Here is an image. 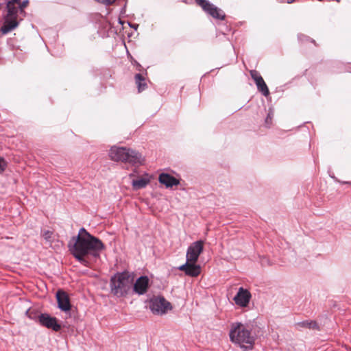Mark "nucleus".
<instances>
[{"label":"nucleus","mask_w":351,"mask_h":351,"mask_svg":"<svg viewBox=\"0 0 351 351\" xmlns=\"http://www.w3.org/2000/svg\"><path fill=\"white\" fill-rule=\"evenodd\" d=\"M104 245L99 239L90 234L84 228L79 231L71 252L82 265L89 266L100 257Z\"/></svg>","instance_id":"nucleus-1"},{"label":"nucleus","mask_w":351,"mask_h":351,"mask_svg":"<svg viewBox=\"0 0 351 351\" xmlns=\"http://www.w3.org/2000/svg\"><path fill=\"white\" fill-rule=\"evenodd\" d=\"M229 337L232 343L239 345L244 351L252 350L255 343V337L252 334L251 328L241 322L231 324Z\"/></svg>","instance_id":"nucleus-2"},{"label":"nucleus","mask_w":351,"mask_h":351,"mask_svg":"<svg viewBox=\"0 0 351 351\" xmlns=\"http://www.w3.org/2000/svg\"><path fill=\"white\" fill-rule=\"evenodd\" d=\"M109 157L114 162L129 163L132 166L141 165L144 162L138 152L125 147L112 146L109 151Z\"/></svg>","instance_id":"nucleus-3"},{"label":"nucleus","mask_w":351,"mask_h":351,"mask_svg":"<svg viewBox=\"0 0 351 351\" xmlns=\"http://www.w3.org/2000/svg\"><path fill=\"white\" fill-rule=\"evenodd\" d=\"M133 282V276L129 272L117 273L110 279L111 293L117 297H123L128 293Z\"/></svg>","instance_id":"nucleus-4"},{"label":"nucleus","mask_w":351,"mask_h":351,"mask_svg":"<svg viewBox=\"0 0 351 351\" xmlns=\"http://www.w3.org/2000/svg\"><path fill=\"white\" fill-rule=\"evenodd\" d=\"M20 0H10L6 4L7 14L4 17V23L1 28L3 34H5L15 29L19 25V8L15 6L19 4Z\"/></svg>","instance_id":"nucleus-5"},{"label":"nucleus","mask_w":351,"mask_h":351,"mask_svg":"<svg viewBox=\"0 0 351 351\" xmlns=\"http://www.w3.org/2000/svg\"><path fill=\"white\" fill-rule=\"evenodd\" d=\"M149 308L154 314L163 315L171 308V306L163 297H155L150 300Z\"/></svg>","instance_id":"nucleus-6"},{"label":"nucleus","mask_w":351,"mask_h":351,"mask_svg":"<svg viewBox=\"0 0 351 351\" xmlns=\"http://www.w3.org/2000/svg\"><path fill=\"white\" fill-rule=\"evenodd\" d=\"M204 241H197L190 245L186 252V261L196 263L198 260L199 256L203 252Z\"/></svg>","instance_id":"nucleus-7"},{"label":"nucleus","mask_w":351,"mask_h":351,"mask_svg":"<svg viewBox=\"0 0 351 351\" xmlns=\"http://www.w3.org/2000/svg\"><path fill=\"white\" fill-rule=\"evenodd\" d=\"M195 2L213 17L217 19H224L225 14L223 12L207 0H195Z\"/></svg>","instance_id":"nucleus-8"},{"label":"nucleus","mask_w":351,"mask_h":351,"mask_svg":"<svg viewBox=\"0 0 351 351\" xmlns=\"http://www.w3.org/2000/svg\"><path fill=\"white\" fill-rule=\"evenodd\" d=\"M251 298L252 295L247 289L240 287L233 300L239 307L245 308L248 306Z\"/></svg>","instance_id":"nucleus-9"},{"label":"nucleus","mask_w":351,"mask_h":351,"mask_svg":"<svg viewBox=\"0 0 351 351\" xmlns=\"http://www.w3.org/2000/svg\"><path fill=\"white\" fill-rule=\"evenodd\" d=\"M38 319L39 323L47 328H51L56 332L59 331L61 328V326L58 324L56 318L51 317L47 313L40 314Z\"/></svg>","instance_id":"nucleus-10"},{"label":"nucleus","mask_w":351,"mask_h":351,"mask_svg":"<svg viewBox=\"0 0 351 351\" xmlns=\"http://www.w3.org/2000/svg\"><path fill=\"white\" fill-rule=\"evenodd\" d=\"M250 75L254 80L258 90L262 93V94L267 97L269 94V89L266 85L263 78L261 76L259 73L256 70L250 71Z\"/></svg>","instance_id":"nucleus-11"},{"label":"nucleus","mask_w":351,"mask_h":351,"mask_svg":"<svg viewBox=\"0 0 351 351\" xmlns=\"http://www.w3.org/2000/svg\"><path fill=\"white\" fill-rule=\"evenodd\" d=\"M179 270L192 277L197 276L201 272V267L196 263L186 261V263L179 267Z\"/></svg>","instance_id":"nucleus-12"},{"label":"nucleus","mask_w":351,"mask_h":351,"mask_svg":"<svg viewBox=\"0 0 351 351\" xmlns=\"http://www.w3.org/2000/svg\"><path fill=\"white\" fill-rule=\"evenodd\" d=\"M58 308L62 311H69L71 309V304L68 295L66 292L59 290L56 293Z\"/></svg>","instance_id":"nucleus-13"},{"label":"nucleus","mask_w":351,"mask_h":351,"mask_svg":"<svg viewBox=\"0 0 351 351\" xmlns=\"http://www.w3.org/2000/svg\"><path fill=\"white\" fill-rule=\"evenodd\" d=\"M149 282L147 276H143L138 278L134 284V292L139 295L145 293L149 287Z\"/></svg>","instance_id":"nucleus-14"},{"label":"nucleus","mask_w":351,"mask_h":351,"mask_svg":"<svg viewBox=\"0 0 351 351\" xmlns=\"http://www.w3.org/2000/svg\"><path fill=\"white\" fill-rule=\"evenodd\" d=\"M159 182L164 184L167 188H170L173 186H177L180 184L179 180L175 177L168 174L162 173L159 176Z\"/></svg>","instance_id":"nucleus-15"},{"label":"nucleus","mask_w":351,"mask_h":351,"mask_svg":"<svg viewBox=\"0 0 351 351\" xmlns=\"http://www.w3.org/2000/svg\"><path fill=\"white\" fill-rule=\"evenodd\" d=\"M150 182V178L147 174L143 177H141L136 180H132V185L134 189L138 190L145 188Z\"/></svg>","instance_id":"nucleus-16"},{"label":"nucleus","mask_w":351,"mask_h":351,"mask_svg":"<svg viewBox=\"0 0 351 351\" xmlns=\"http://www.w3.org/2000/svg\"><path fill=\"white\" fill-rule=\"evenodd\" d=\"M298 327L308 328L309 329H318V326L315 322L304 321L296 324Z\"/></svg>","instance_id":"nucleus-17"},{"label":"nucleus","mask_w":351,"mask_h":351,"mask_svg":"<svg viewBox=\"0 0 351 351\" xmlns=\"http://www.w3.org/2000/svg\"><path fill=\"white\" fill-rule=\"evenodd\" d=\"M135 80L138 85V88L139 91H141L145 89L146 84H142L141 82L144 80V77L141 74L137 73L135 75Z\"/></svg>","instance_id":"nucleus-18"},{"label":"nucleus","mask_w":351,"mask_h":351,"mask_svg":"<svg viewBox=\"0 0 351 351\" xmlns=\"http://www.w3.org/2000/svg\"><path fill=\"white\" fill-rule=\"evenodd\" d=\"M28 4H29L28 0H25L21 3L20 2L19 4V12H20L22 14H25V12L24 11V9L28 5Z\"/></svg>","instance_id":"nucleus-19"},{"label":"nucleus","mask_w":351,"mask_h":351,"mask_svg":"<svg viewBox=\"0 0 351 351\" xmlns=\"http://www.w3.org/2000/svg\"><path fill=\"white\" fill-rule=\"evenodd\" d=\"M53 236V232L49 230L44 231L43 237L47 242H51Z\"/></svg>","instance_id":"nucleus-20"},{"label":"nucleus","mask_w":351,"mask_h":351,"mask_svg":"<svg viewBox=\"0 0 351 351\" xmlns=\"http://www.w3.org/2000/svg\"><path fill=\"white\" fill-rule=\"evenodd\" d=\"M95 1L105 5H112L117 0H95Z\"/></svg>","instance_id":"nucleus-21"},{"label":"nucleus","mask_w":351,"mask_h":351,"mask_svg":"<svg viewBox=\"0 0 351 351\" xmlns=\"http://www.w3.org/2000/svg\"><path fill=\"white\" fill-rule=\"evenodd\" d=\"M6 167H7V162L3 158L0 157V173H2L3 171H4Z\"/></svg>","instance_id":"nucleus-22"},{"label":"nucleus","mask_w":351,"mask_h":351,"mask_svg":"<svg viewBox=\"0 0 351 351\" xmlns=\"http://www.w3.org/2000/svg\"><path fill=\"white\" fill-rule=\"evenodd\" d=\"M271 120H272V114H271L270 113L268 114L267 117H266L265 119V123L267 125H269L271 124Z\"/></svg>","instance_id":"nucleus-23"},{"label":"nucleus","mask_w":351,"mask_h":351,"mask_svg":"<svg viewBox=\"0 0 351 351\" xmlns=\"http://www.w3.org/2000/svg\"><path fill=\"white\" fill-rule=\"evenodd\" d=\"M298 38H299V39H300V40H302L304 38H305V36H304V35H300V36H298Z\"/></svg>","instance_id":"nucleus-24"},{"label":"nucleus","mask_w":351,"mask_h":351,"mask_svg":"<svg viewBox=\"0 0 351 351\" xmlns=\"http://www.w3.org/2000/svg\"><path fill=\"white\" fill-rule=\"evenodd\" d=\"M294 1V0H287L288 3H292Z\"/></svg>","instance_id":"nucleus-25"},{"label":"nucleus","mask_w":351,"mask_h":351,"mask_svg":"<svg viewBox=\"0 0 351 351\" xmlns=\"http://www.w3.org/2000/svg\"><path fill=\"white\" fill-rule=\"evenodd\" d=\"M133 176H134V174H133V173H131V174L130 175V177H132Z\"/></svg>","instance_id":"nucleus-26"},{"label":"nucleus","mask_w":351,"mask_h":351,"mask_svg":"<svg viewBox=\"0 0 351 351\" xmlns=\"http://www.w3.org/2000/svg\"><path fill=\"white\" fill-rule=\"evenodd\" d=\"M336 1H337V2H339V1H340V0H336Z\"/></svg>","instance_id":"nucleus-27"}]
</instances>
